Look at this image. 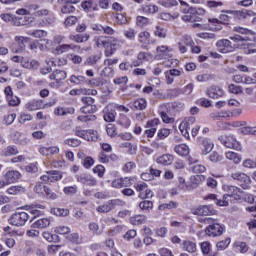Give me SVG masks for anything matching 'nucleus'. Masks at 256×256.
<instances>
[{
    "label": "nucleus",
    "mask_w": 256,
    "mask_h": 256,
    "mask_svg": "<svg viewBox=\"0 0 256 256\" xmlns=\"http://www.w3.org/2000/svg\"><path fill=\"white\" fill-rule=\"evenodd\" d=\"M150 38H151V34L147 31H143L138 34V41L142 45H149Z\"/></svg>",
    "instance_id": "nucleus-37"
},
{
    "label": "nucleus",
    "mask_w": 256,
    "mask_h": 256,
    "mask_svg": "<svg viewBox=\"0 0 256 256\" xmlns=\"http://www.w3.org/2000/svg\"><path fill=\"white\" fill-rule=\"evenodd\" d=\"M118 125H121L122 127H124V129H129V127L131 126V120L129 119V117H127V115L120 114V117L118 119Z\"/></svg>",
    "instance_id": "nucleus-39"
},
{
    "label": "nucleus",
    "mask_w": 256,
    "mask_h": 256,
    "mask_svg": "<svg viewBox=\"0 0 256 256\" xmlns=\"http://www.w3.org/2000/svg\"><path fill=\"white\" fill-rule=\"evenodd\" d=\"M73 49H81V47L75 44H63L58 46L56 51L59 55H61V53H67V51H71Z\"/></svg>",
    "instance_id": "nucleus-30"
},
{
    "label": "nucleus",
    "mask_w": 256,
    "mask_h": 256,
    "mask_svg": "<svg viewBox=\"0 0 256 256\" xmlns=\"http://www.w3.org/2000/svg\"><path fill=\"white\" fill-rule=\"evenodd\" d=\"M220 141L228 149H235V151H241V143H239V141H237V139L233 135L221 136Z\"/></svg>",
    "instance_id": "nucleus-4"
},
{
    "label": "nucleus",
    "mask_w": 256,
    "mask_h": 256,
    "mask_svg": "<svg viewBox=\"0 0 256 256\" xmlns=\"http://www.w3.org/2000/svg\"><path fill=\"white\" fill-rule=\"evenodd\" d=\"M69 80H70V83H74V85H82V83H85L84 76L72 75Z\"/></svg>",
    "instance_id": "nucleus-57"
},
{
    "label": "nucleus",
    "mask_w": 256,
    "mask_h": 256,
    "mask_svg": "<svg viewBox=\"0 0 256 256\" xmlns=\"http://www.w3.org/2000/svg\"><path fill=\"white\" fill-rule=\"evenodd\" d=\"M29 221V214L27 212H16L9 218L10 225L15 227H23Z\"/></svg>",
    "instance_id": "nucleus-1"
},
{
    "label": "nucleus",
    "mask_w": 256,
    "mask_h": 256,
    "mask_svg": "<svg viewBox=\"0 0 256 256\" xmlns=\"http://www.w3.org/2000/svg\"><path fill=\"white\" fill-rule=\"evenodd\" d=\"M65 1V5L62 7L61 11L62 13H64L65 15H67V13H74L75 12V6L74 4L79 3V0H62Z\"/></svg>",
    "instance_id": "nucleus-26"
},
{
    "label": "nucleus",
    "mask_w": 256,
    "mask_h": 256,
    "mask_svg": "<svg viewBox=\"0 0 256 256\" xmlns=\"http://www.w3.org/2000/svg\"><path fill=\"white\" fill-rule=\"evenodd\" d=\"M50 225H51V219L41 218L36 220L34 223H32L31 227L32 229H47V227H50Z\"/></svg>",
    "instance_id": "nucleus-25"
},
{
    "label": "nucleus",
    "mask_w": 256,
    "mask_h": 256,
    "mask_svg": "<svg viewBox=\"0 0 256 256\" xmlns=\"http://www.w3.org/2000/svg\"><path fill=\"white\" fill-rule=\"evenodd\" d=\"M200 249L203 255H209L211 251V243L209 241H204L200 244Z\"/></svg>",
    "instance_id": "nucleus-55"
},
{
    "label": "nucleus",
    "mask_w": 256,
    "mask_h": 256,
    "mask_svg": "<svg viewBox=\"0 0 256 256\" xmlns=\"http://www.w3.org/2000/svg\"><path fill=\"white\" fill-rule=\"evenodd\" d=\"M40 179L44 183H57L63 179V174L57 170L47 171Z\"/></svg>",
    "instance_id": "nucleus-5"
},
{
    "label": "nucleus",
    "mask_w": 256,
    "mask_h": 256,
    "mask_svg": "<svg viewBox=\"0 0 256 256\" xmlns=\"http://www.w3.org/2000/svg\"><path fill=\"white\" fill-rule=\"evenodd\" d=\"M191 181V191H193V189H197V187H199L200 183H203V181H205V176L204 175H195V176H191L190 178Z\"/></svg>",
    "instance_id": "nucleus-28"
},
{
    "label": "nucleus",
    "mask_w": 256,
    "mask_h": 256,
    "mask_svg": "<svg viewBox=\"0 0 256 256\" xmlns=\"http://www.w3.org/2000/svg\"><path fill=\"white\" fill-rule=\"evenodd\" d=\"M35 193H38V195H43L44 197H47V199H51L52 201H55L57 199V194L55 192L51 191L49 187L45 186L43 183L38 182L36 186L34 187Z\"/></svg>",
    "instance_id": "nucleus-3"
},
{
    "label": "nucleus",
    "mask_w": 256,
    "mask_h": 256,
    "mask_svg": "<svg viewBox=\"0 0 256 256\" xmlns=\"http://www.w3.org/2000/svg\"><path fill=\"white\" fill-rule=\"evenodd\" d=\"M8 195H19V193H23V187L21 186H12L7 189Z\"/></svg>",
    "instance_id": "nucleus-60"
},
{
    "label": "nucleus",
    "mask_w": 256,
    "mask_h": 256,
    "mask_svg": "<svg viewBox=\"0 0 256 256\" xmlns=\"http://www.w3.org/2000/svg\"><path fill=\"white\" fill-rule=\"evenodd\" d=\"M19 150L15 146H8L2 151L4 157H11V155H17Z\"/></svg>",
    "instance_id": "nucleus-43"
},
{
    "label": "nucleus",
    "mask_w": 256,
    "mask_h": 256,
    "mask_svg": "<svg viewBox=\"0 0 256 256\" xmlns=\"http://www.w3.org/2000/svg\"><path fill=\"white\" fill-rule=\"evenodd\" d=\"M12 139L16 145L25 146L29 143V138L25 134L17 131L12 134Z\"/></svg>",
    "instance_id": "nucleus-20"
},
{
    "label": "nucleus",
    "mask_w": 256,
    "mask_h": 256,
    "mask_svg": "<svg viewBox=\"0 0 256 256\" xmlns=\"http://www.w3.org/2000/svg\"><path fill=\"white\" fill-rule=\"evenodd\" d=\"M75 113V108H63L58 107L55 109L54 114L59 117H65V115H73Z\"/></svg>",
    "instance_id": "nucleus-31"
},
{
    "label": "nucleus",
    "mask_w": 256,
    "mask_h": 256,
    "mask_svg": "<svg viewBox=\"0 0 256 256\" xmlns=\"http://www.w3.org/2000/svg\"><path fill=\"white\" fill-rule=\"evenodd\" d=\"M38 151L40 155H43V157H49L50 155L59 154L60 149L58 146H49V147L42 146L39 148Z\"/></svg>",
    "instance_id": "nucleus-16"
},
{
    "label": "nucleus",
    "mask_w": 256,
    "mask_h": 256,
    "mask_svg": "<svg viewBox=\"0 0 256 256\" xmlns=\"http://www.w3.org/2000/svg\"><path fill=\"white\" fill-rule=\"evenodd\" d=\"M205 199H210L211 201H214L218 207H228L229 206V201L227 199L228 195H224L221 199L217 198V195L215 194H210L208 195Z\"/></svg>",
    "instance_id": "nucleus-15"
},
{
    "label": "nucleus",
    "mask_w": 256,
    "mask_h": 256,
    "mask_svg": "<svg viewBox=\"0 0 256 256\" xmlns=\"http://www.w3.org/2000/svg\"><path fill=\"white\" fill-rule=\"evenodd\" d=\"M225 157L228 159V161L235 163V165H239L243 159L240 154L231 151L226 152Z\"/></svg>",
    "instance_id": "nucleus-29"
},
{
    "label": "nucleus",
    "mask_w": 256,
    "mask_h": 256,
    "mask_svg": "<svg viewBox=\"0 0 256 256\" xmlns=\"http://www.w3.org/2000/svg\"><path fill=\"white\" fill-rule=\"evenodd\" d=\"M241 47L246 55H251L252 53H256V45L255 43L251 42H244L241 44Z\"/></svg>",
    "instance_id": "nucleus-32"
},
{
    "label": "nucleus",
    "mask_w": 256,
    "mask_h": 256,
    "mask_svg": "<svg viewBox=\"0 0 256 256\" xmlns=\"http://www.w3.org/2000/svg\"><path fill=\"white\" fill-rule=\"evenodd\" d=\"M207 95L210 99H219L225 95V91L220 86L212 85L207 89Z\"/></svg>",
    "instance_id": "nucleus-9"
},
{
    "label": "nucleus",
    "mask_w": 256,
    "mask_h": 256,
    "mask_svg": "<svg viewBox=\"0 0 256 256\" xmlns=\"http://www.w3.org/2000/svg\"><path fill=\"white\" fill-rule=\"evenodd\" d=\"M52 213L56 215V217H67L69 215V209L64 208H54Z\"/></svg>",
    "instance_id": "nucleus-49"
},
{
    "label": "nucleus",
    "mask_w": 256,
    "mask_h": 256,
    "mask_svg": "<svg viewBox=\"0 0 256 256\" xmlns=\"http://www.w3.org/2000/svg\"><path fill=\"white\" fill-rule=\"evenodd\" d=\"M216 47H218L221 53H229L233 51V46L231 45V41L227 39H221L216 43Z\"/></svg>",
    "instance_id": "nucleus-17"
},
{
    "label": "nucleus",
    "mask_w": 256,
    "mask_h": 256,
    "mask_svg": "<svg viewBox=\"0 0 256 256\" xmlns=\"http://www.w3.org/2000/svg\"><path fill=\"white\" fill-rule=\"evenodd\" d=\"M154 35L155 37H159V39H165V37H167V30L161 26H156Z\"/></svg>",
    "instance_id": "nucleus-44"
},
{
    "label": "nucleus",
    "mask_w": 256,
    "mask_h": 256,
    "mask_svg": "<svg viewBox=\"0 0 256 256\" xmlns=\"http://www.w3.org/2000/svg\"><path fill=\"white\" fill-rule=\"evenodd\" d=\"M133 107L136 108L138 111H143V109H146L147 107V100L146 99H138V100H135L133 103H132Z\"/></svg>",
    "instance_id": "nucleus-42"
},
{
    "label": "nucleus",
    "mask_w": 256,
    "mask_h": 256,
    "mask_svg": "<svg viewBox=\"0 0 256 256\" xmlns=\"http://www.w3.org/2000/svg\"><path fill=\"white\" fill-rule=\"evenodd\" d=\"M27 34L36 39H45V37H47V32L45 30H30Z\"/></svg>",
    "instance_id": "nucleus-40"
},
{
    "label": "nucleus",
    "mask_w": 256,
    "mask_h": 256,
    "mask_svg": "<svg viewBox=\"0 0 256 256\" xmlns=\"http://www.w3.org/2000/svg\"><path fill=\"white\" fill-rule=\"evenodd\" d=\"M178 187L182 191H191V185H188L187 182L185 181V178L179 177L178 178Z\"/></svg>",
    "instance_id": "nucleus-52"
},
{
    "label": "nucleus",
    "mask_w": 256,
    "mask_h": 256,
    "mask_svg": "<svg viewBox=\"0 0 256 256\" xmlns=\"http://www.w3.org/2000/svg\"><path fill=\"white\" fill-rule=\"evenodd\" d=\"M29 38H25L22 36L15 37V43L12 46L13 53H23L25 51V40L27 41Z\"/></svg>",
    "instance_id": "nucleus-12"
},
{
    "label": "nucleus",
    "mask_w": 256,
    "mask_h": 256,
    "mask_svg": "<svg viewBox=\"0 0 256 256\" xmlns=\"http://www.w3.org/2000/svg\"><path fill=\"white\" fill-rule=\"evenodd\" d=\"M231 243V239L226 238L225 240L219 241L216 244V247L219 251H224L226 247H229V244Z\"/></svg>",
    "instance_id": "nucleus-58"
},
{
    "label": "nucleus",
    "mask_w": 256,
    "mask_h": 256,
    "mask_svg": "<svg viewBox=\"0 0 256 256\" xmlns=\"http://www.w3.org/2000/svg\"><path fill=\"white\" fill-rule=\"evenodd\" d=\"M96 211L99 213H109L110 211H113V206L111 204V200L105 202L104 204L98 206L96 208Z\"/></svg>",
    "instance_id": "nucleus-35"
},
{
    "label": "nucleus",
    "mask_w": 256,
    "mask_h": 256,
    "mask_svg": "<svg viewBox=\"0 0 256 256\" xmlns=\"http://www.w3.org/2000/svg\"><path fill=\"white\" fill-rule=\"evenodd\" d=\"M199 143L202 155H209L213 151V147H215L209 138H200Z\"/></svg>",
    "instance_id": "nucleus-7"
},
{
    "label": "nucleus",
    "mask_w": 256,
    "mask_h": 256,
    "mask_svg": "<svg viewBox=\"0 0 256 256\" xmlns=\"http://www.w3.org/2000/svg\"><path fill=\"white\" fill-rule=\"evenodd\" d=\"M25 109L27 111H37L39 109H45V105L43 104V100H30L25 104Z\"/></svg>",
    "instance_id": "nucleus-19"
},
{
    "label": "nucleus",
    "mask_w": 256,
    "mask_h": 256,
    "mask_svg": "<svg viewBox=\"0 0 256 256\" xmlns=\"http://www.w3.org/2000/svg\"><path fill=\"white\" fill-rule=\"evenodd\" d=\"M173 51V49L169 46H158L156 48V58L157 59H169V57H171V52Z\"/></svg>",
    "instance_id": "nucleus-10"
},
{
    "label": "nucleus",
    "mask_w": 256,
    "mask_h": 256,
    "mask_svg": "<svg viewBox=\"0 0 256 256\" xmlns=\"http://www.w3.org/2000/svg\"><path fill=\"white\" fill-rule=\"evenodd\" d=\"M139 209H141V211H151V209H153V201L151 200H143L139 203L138 205Z\"/></svg>",
    "instance_id": "nucleus-41"
},
{
    "label": "nucleus",
    "mask_w": 256,
    "mask_h": 256,
    "mask_svg": "<svg viewBox=\"0 0 256 256\" xmlns=\"http://www.w3.org/2000/svg\"><path fill=\"white\" fill-rule=\"evenodd\" d=\"M159 119L155 118L151 121H148L147 127L148 129L145 131L147 137H153L157 132V125H159Z\"/></svg>",
    "instance_id": "nucleus-22"
},
{
    "label": "nucleus",
    "mask_w": 256,
    "mask_h": 256,
    "mask_svg": "<svg viewBox=\"0 0 256 256\" xmlns=\"http://www.w3.org/2000/svg\"><path fill=\"white\" fill-rule=\"evenodd\" d=\"M103 117H104V121H106V123H113L117 117V112L115 110H113L110 105H108L104 109Z\"/></svg>",
    "instance_id": "nucleus-23"
},
{
    "label": "nucleus",
    "mask_w": 256,
    "mask_h": 256,
    "mask_svg": "<svg viewBox=\"0 0 256 256\" xmlns=\"http://www.w3.org/2000/svg\"><path fill=\"white\" fill-rule=\"evenodd\" d=\"M195 124V117L185 118L179 125V129H191V125Z\"/></svg>",
    "instance_id": "nucleus-36"
},
{
    "label": "nucleus",
    "mask_w": 256,
    "mask_h": 256,
    "mask_svg": "<svg viewBox=\"0 0 256 256\" xmlns=\"http://www.w3.org/2000/svg\"><path fill=\"white\" fill-rule=\"evenodd\" d=\"M228 91H229V93H233L234 95H242L243 87L235 85V84H230L228 86Z\"/></svg>",
    "instance_id": "nucleus-45"
},
{
    "label": "nucleus",
    "mask_w": 256,
    "mask_h": 256,
    "mask_svg": "<svg viewBox=\"0 0 256 256\" xmlns=\"http://www.w3.org/2000/svg\"><path fill=\"white\" fill-rule=\"evenodd\" d=\"M243 135H256V127L246 126L241 129Z\"/></svg>",
    "instance_id": "nucleus-64"
},
{
    "label": "nucleus",
    "mask_w": 256,
    "mask_h": 256,
    "mask_svg": "<svg viewBox=\"0 0 256 256\" xmlns=\"http://www.w3.org/2000/svg\"><path fill=\"white\" fill-rule=\"evenodd\" d=\"M78 183H83V185H88L89 187H95L97 185V180L89 174L76 175Z\"/></svg>",
    "instance_id": "nucleus-13"
},
{
    "label": "nucleus",
    "mask_w": 256,
    "mask_h": 256,
    "mask_svg": "<svg viewBox=\"0 0 256 256\" xmlns=\"http://www.w3.org/2000/svg\"><path fill=\"white\" fill-rule=\"evenodd\" d=\"M97 131L86 130V141H97Z\"/></svg>",
    "instance_id": "nucleus-62"
},
{
    "label": "nucleus",
    "mask_w": 256,
    "mask_h": 256,
    "mask_svg": "<svg viewBox=\"0 0 256 256\" xmlns=\"http://www.w3.org/2000/svg\"><path fill=\"white\" fill-rule=\"evenodd\" d=\"M136 180L135 177H124L122 178V187H132Z\"/></svg>",
    "instance_id": "nucleus-59"
},
{
    "label": "nucleus",
    "mask_w": 256,
    "mask_h": 256,
    "mask_svg": "<svg viewBox=\"0 0 256 256\" xmlns=\"http://www.w3.org/2000/svg\"><path fill=\"white\" fill-rule=\"evenodd\" d=\"M179 204L177 202L170 201L169 203H164L159 206L160 211H165V209H177Z\"/></svg>",
    "instance_id": "nucleus-54"
},
{
    "label": "nucleus",
    "mask_w": 256,
    "mask_h": 256,
    "mask_svg": "<svg viewBox=\"0 0 256 256\" xmlns=\"http://www.w3.org/2000/svg\"><path fill=\"white\" fill-rule=\"evenodd\" d=\"M80 112L84 113V115H93V113H97V106L95 104L83 106L80 108Z\"/></svg>",
    "instance_id": "nucleus-38"
},
{
    "label": "nucleus",
    "mask_w": 256,
    "mask_h": 256,
    "mask_svg": "<svg viewBox=\"0 0 256 256\" xmlns=\"http://www.w3.org/2000/svg\"><path fill=\"white\" fill-rule=\"evenodd\" d=\"M182 249L188 253H195V251H197V244H195V242L186 240L182 243Z\"/></svg>",
    "instance_id": "nucleus-33"
},
{
    "label": "nucleus",
    "mask_w": 256,
    "mask_h": 256,
    "mask_svg": "<svg viewBox=\"0 0 256 256\" xmlns=\"http://www.w3.org/2000/svg\"><path fill=\"white\" fill-rule=\"evenodd\" d=\"M94 41L97 47H105L106 49H109V37L99 36V37H96Z\"/></svg>",
    "instance_id": "nucleus-34"
},
{
    "label": "nucleus",
    "mask_w": 256,
    "mask_h": 256,
    "mask_svg": "<svg viewBox=\"0 0 256 256\" xmlns=\"http://www.w3.org/2000/svg\"><path fill=\"white\" fill-rule=\"evenodd\" d=\"M138 197L140 199H153L154 194H153L152 190L148 188L144 191L139 192Z\"/></svg>",
    "instance_id": "nucleus-53"
},
{
    "label": "nucleus",
    "mask_w": 256,
    "mask_h": 256,
    "mask_svg": "<svg viewBox=\"0 0 256 256\" xmlns=\"http://www.w3.org/2000/svg\"><path fill=\"white\" fill-rule=\"evenodd\" d=\"M216 213L217 211L211 205L200 206L194 210V215H201V216L216 215Z\"/></svg>",
    "instance_id": "nucleus-14"
},
{
    "label": "nucleus",
    "mask_w": 256,
    "mask_h": 256,
    "mask_svg": "<svg viewBox=\"0 0 256 256\" xmlns=\"http://www.w3.org/2000/svg\"><path fill=\"white\" fill-rule=\"evenodd\" d=\"M114 17L117 25H127V16L123 14H116Z\"/></svg>",
    "instance_id": "nucleus-63"
},
{
    "label": "nucleus",
    "mask_w": 256,
    "mask_h": 256,
    "mask_svg": "<svg viewBox=\"0 0 256 256\" xmlns=\"http://www.w3.org/2000/svg\"><path fill=\"white\" fill-rule=\"evenodd\" d=\"M78 121H81L82 123H91V121H97V116L90 114V115H82L78 116Z\"/></svg>",
    "instance_id": "nucleus-48"
},
{
    "label": "nucleus",
    "mask_w": 256,
    "mask_h": 256,
    "mask_svg": "<svg viewBox=\"0 0 256 256\" xmlns=\"http://www.w3.org/2000/svg\"><path fill=\"white\" fill-rule=\"evenodd\" d=\"M253 10H241L238 12L239 19H247L248 17H255Z\"/></svg>",
    "instance_id": "nucleus-50"
},
{
    "label": "nucleus",
    "mask_w": 256,
    "mask_h": 256,
    "mask_svg": "<svg viewBox=\"0 0 256 256\" xmlns=\"http://www.w3.org/2000/svg\"><path fill=\"white\" fill-rule=\"evenodd\" d=\"M174 151L175 153H177V155H180V157H187V155L191 153L189 146H187L186 144H179L175 146Z\"/></svg>",
    "instance_id": "nucleus-27"
},
{
    "label": "nucleus",
    "mask_w": 256,
    "mask_h": 256,
    "mask_svg": "<svg viewBox=\"0 0 256 256\" xmlns=\"http://www.w3.org/2000/svg\"><path fill=\"white\" fill-rule=\"evenodd\" d=\"M89 230L94 233V235H101V228H99V224L96 222H90L89 225Z\"/></svg>",
    "instance_id": "nucleus-56"
},
{
    "label": "nucleus",
    "mask_w": 256,
    "mask_h": 256,
    "mask_svg": "<svg viewBox=\"0 0 256 256\" xmlns=\"http://www.w3.org/2000/svg\"><path fill=\"white\" fill-rule=\"evenodd\" d=\"M136 35H137V32L133 28H128L124 30V37H126V39H129V41H135Z\"/></svg>",
    "instance_id": "nucleus-51"
},
{
    "label": "nucleus",
    "mask_w": 256,
    "mask_h": 256,
    "mask_svg": "<svg viewBox=\"0 0 256 256\" xmlns=\"http://www.w3.org/2000/svg\"><path fill=\"white\" fill-rule=\"evenodd\" d=\"M223 190L227 193L224 195H228V198L232 197V199H235L236 201L241 199V193H243L241 188L237 186L223 185Z\"/></svg>",
    "instance_id": "nucleus-6"
},
{
    "label": "nucleus",
    "mask_w": 256,
    "mask_h": 256,
    "mask_svg": "<svg viewBox=\"0 0 256 256\" xmlns=\"http://www.w3.org/2000/svg\"><path fill=\"white\" fill-rule=\"evenodd\" d=\"M223 231H224V228L218 222L214 225H209L206 228L205 233L206 235H208V237H219L223 235Z\"/></svg>",
    "instance_id": "nucleus-8"
},
{
    "label": "nucleus",
    "mask_w": 256,
    "mask_h": 256,
    "mask_svg": "<svg viewBox=\"0 0 256 256\" xmlns=\"http://www.w3.org/2000/svg\"><path fill=\"white\" fill-rule=\"evenodd\" d=\"M182 20H184L186 23H195V21H199V17H197L195 13H186L184 16H182Z\"/></svg>",
    "instance_id": "nucleus-47"
},
{
    "label": "nucleus",
    "mask_w": 256,
    "mask_h": 256,
    "mask_svg": "<svg viewBox=\"0 0 256 256\" xmlns=\"http://www.w3.org/2000/svg\"><path fill=\"white\" fill-rule=\"evenodd\" d=\"M230 177L234 181H237L241 185L242 189H249V186L251 185V177L247 174L243 172H234Z\"/></svg>",
    "instance_id": "nucleus-2"
},
{
    "label": "nucleus",
    "mask_w": 256,
    "mask_h": 256,
    "mask_svg": "<svg viewBox=\"0 0 256 256\" xmlns=\"http://www.w3.org/2000/svg\"><path fill=\"white\" fill-rule=\"evenodd\" d=\"M173 161H175V156H173V154H163L156 159V163L164 165L165 167L171 165Z\"/></svg>",
    "instance_id": "nucleus-24"
},
{
    "label": "nucleus",
    "mask_w": 256,
    "mask_h": 256,
    "mask_svg": "<svg viewBox=\"0 0 256 256\" xmlns=\"http://www.w3.org/2000/svg\"><path fill=\"white\" fill-rule=\"evenodd\" d=\"M99 59H101L100 55L89 56L85 61V65H90V66L96 65V63H97V61H99Z\"/></svg>",
    "instance_id": "nucleus-61"
},
{
    "label": "nucleus",
    "mask_w": 256,
    "mask_h": 256,
    "mask_svg": "<svg viewBox=\"0 0 256 256\" xmlns=\"http://www.w3.org/2000/svg\"><path fill=\"white\" fill-rule=\"evenodd\" d=\"M169 104H163L160 106V116L164 123H173L175 119L173 117H169L167 113H169Z\"/></svg>",
    "instance_id": "nucleus-21"
},
{
    "label": "nucleus",
    "mask_w": 256,
    "mask_h": 256,
    "mask_svg": "<svg viewBox=\"0 0 256 256\" xmlns=\"http://www.w3.org/2000/svg\"><path fill=\"white\" fill-rule=\"evenodd\" d=\"M4 179L8 185H11V183H16V181H19L21 179V173L19 171L15 170H9L6 172Z\"/></svg>",
    "instance_id": "nucleus-18"
},
{
    "label": "nucleus",
    "mask_w": 256,
    "mask_h": 256,
    "mask_svg": "<svg viewBox=\"0 0 256 256\" xmlns=\"http://www.w3.org/2000/svg\"><path fill=\"white\" fill-rule=\"evenodd\" d=\"M151 147L155 150V151H166L167 150V146L165 145V142H161V141H154L151 143Z\"/></svg>",
    "instance_id": "nucleus-46"
},
{
    "label": "nucleus",
    "mask_w": 256,
    "mask_h": 256,
    "mask_svg": "<svg viewBox=\"0 0 256 256\" xmlns=\"http://www.w3.org/2000/svg\"><path fill=\"white\" fill-rule=\"evenodd\" d=\"M119 47V40L114 37L108 38V49L105 50L104 55L105 57H111L115 51H117Z\"/></svg>",
    "instance_id": "nucleus-11"
}]
</instances>
